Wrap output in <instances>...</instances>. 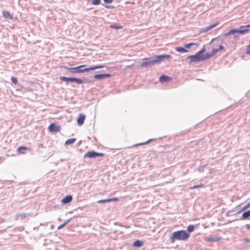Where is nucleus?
<instances>
[{
    "label": "nucleus",
    "mask_w": 250,
    "mask_h": 250,
    "mask_svg": "<svg viewBox=\"0 0 250 250\" xmlns=\"http://www.w3.org/2000/svg\"><path fill=\"white\" fill-rule=\"evenodd\" d=\"M111 76L109 74H102L95 75L94 78L97 79H104L105 78H109Z\"/></svg>",
    "instance_id": "ddd939ff"
},
{
    "label": "nucleus",
    "mask_w": 250,
    "mask_h": 250,
    "mask_svg": "<svg viewBox=\"0 0 250 250\" xmlns=\"http://www.w3.org/2000/svg\"><path fill=\"white\" fill-rule=\"evenodd\" d=\"M48 130L50 132H57L60 131V126L56 125L55 124H51L48 126Z\"/></svg>",
    "instance_id": "0eeeda50"
},
{
    "label": "nucleus",
    "mask_w": 250,
    "mask_h": 250,
    "mask_svg": "<svg viewBox=\"0 0 250 250\" xmlns=\"http://www.w3.org/2000/svg\"><path fill=\"white\" fill-rule=\"evenodd\" d=\"M60 80L62 81L65 82H75L78 84H82L83 83L82 79L77 78L66 77L64 76H61L60 78Z\"/></svg>",
    "instance_id": "20e7f679"
},
{
    "label": "nucleus",
    "mask_w": 250,
    "mask_h": 250,
    "mask_svg": "<svg viewBox=\"0 0 250 250\" xmlns=\"http://www.w3.org/2000/svg\"><path fill=\"white\" fill-rule=\"evenodd\" d=\"M69 222V221H66L65 222H64V223L61 224V225H60L58 227V229H60L62 228H63L66 224L67 223Z\"/></svg>",
    "instance_id": "c85d7f7f"
},
{
    "label": "nucleus",
    "mask_w": 250,
    "mask_h": 250,
    "mask_svg": "<svg viewBox=\"0 0 250 250\" xmlns=\"http://www.w3.org/2000/svg\"><path fill=\"white\" fill-rule=\"evenodd\" d=\"M194 45H198L197 43H194V42H190L187 44H186L185 45V47L187 48H190L191 46Z\"/></svg>",
    "instance_id": "b1692460"
},
{
    "label": "nucleus",
    "mask_w": 250,
    "mask_h": 250,
    "mask_svg": "<svg viewBox=\"0 0 250 250\" xmlns=\"http://www.w3.org/2000/svg\"><path fill=\"white\" fill-rule=\"evenodd\" d=\"M171 80V78L166 75H162L159 78V81L161 83H164Z\"/></svg>",
    "instance_id": "f8f14e48"
},
{
    "label": "nucleus",
    "mask_w": 250,
    "mask_h": 250,
    "mask_svg": "<svg viewBox=\"0 0 250 250\" xmlns=\"http://www.w3.org/2000/svg\"><path fill=\"white\" fill-rule=\"evenodd\" d=\"M222 239L221 237H206L205 238V240L207 242H216L220 241Z\"/></svg>",
    "instance_id": "9b49d317"
},
{
    "label": "nucleus",
    "mask_w": 250,
    "mask_h": 250,
    "mask_svg": "<svg viewBox=\"0 0 250 250\" xmlns=\"http://www.w3.org/2000/svg\"><path fill=\"white\" fill-rule=\"evenodd\" d=\"M85 66V65H82L75 67H69L65 66H63V67L71 72L72 73H81L84 72H88L91 70H94L99 68H102L104 67V65H97L95 66H92L88 68H84L83 69H81L82 67Z\"/></svg>",
    "instance_id": "f257e3e1"
},
{
    "label": "nucleus",
    "mask_w": 250,
    "mask_h": 250,
    "mask_svg": "<svg viewBox=\"0 0 250 250\" xmlns=\"http://www.w3.org/2000/svg\"><path fill=\"white\" fill-rule=\"evenodd\" d=\"M215 53H214L213 50H212V52L211 53H207L205 55H203L204 58H205V60L206 59H208L211 57H212Z\"/></svg>",
    "instance_id": "6ab92c4d"
},
{
    "label": "nucleus",
    "mask_w": 250,
    "mask_h": 250,
    "mask_svg": "<svg viewBox=\"0 0 250 250\" xmlns=\"http://www.w3.org/2000/svg\"><path fill=\"white\" fill-rule=\"evenodd\" d=\"M149 64L148 60L147 61H146V62H143L141 64V66L142 67H146V66H149Z\"/></svg>",
    "instance_id": "bb28decb"
},
{
    "label": "nucleus",
    "mask_w": 250,
    "mask_h": 250,
    "mask_svg": "<svg viewBox=\"0 0 250 250\" xmlns=\"http://www.w3.org/2000/svg\"><path fill=\"white\" fill-rule=\"evenodd\" d=\"M85 116L83 114H81L79 115L78 118L77 119V124L79 125H82L85 120Z\"/></svg>",
    "instance_id": "1a4fd4ad"
},
{
    "label": "nucleus",
    "mask_w": 250,
    "mask_h": 250,
    "mask_svg": "<svg viewBox=\"0 0 250 250\" xmlns=\"http://www.w3.org/2000/svg\"><path fill=\"white\" fill-rule=\"evenodd\" d=\"M144 244V242L141 240H136L133 243V246L136 247H140Z\"/></svg>",
    "instance_id": "dca6fc26"
},
{
    "label": "nucleus",
    "mask_w": 250,
    "mask_h": 250,
    "mask_svg": "<svg viewBox=\"0 0 250 250\" xmlns=\"http://www.w3.org/2000/svg\"><path fill=\"white\" fill-rule=\"evenodd\" d=\"M110 27L112 28H114L116 29H122L123 26L122 25H117L116 24H112L110 25Z\"/></svg>",
    "instance_id": "393cba45"
},
{
    "label": "nucleus",
    "mask_w": 250,
    "mask_h": 250,
    "mask_svg": "<svg viewBox=\"0 0 250 250\" xmlns=\"http://www.w3.org/2000/svg\"><path fill=\"white\" fill-rule=\"evenodd\" d=\"M105 3H111L113 0H104Z\"/></svg>",
    "instance_id": "58836bf2"
},
{
    "label": "nucleus",
    "mask_w": 250,
    "mask_h": 250,
    "mask_svg": "<svg viewBox=\"0 0 250 250\" xmlns=\"http://www.w3.org/2000/svg\"><path fill=\"white\" fill-rule=\"evenodd\" d=\"M101 0H92V4L93 5H98L100 3Z\"/></svg>",
    "instance_id": "c756f323"
},
{
    "label": "nucleus",
    "mask_w": 250,
    "mask_h": 250,
    "mask_svg": "<svg viewBox=\"0 0 250 250\" xmlns=\"http://www.w3.org/2000/svg\"><path fill=\"white\" fill-rule=\"evenodd\" d=\"M171 58L170 55H162L154 56L152 58H145L144 60H148L149 65H154L156 63L162 62L164 59H167Z\"/></svg>",
    "instance_id": "7ed1b4c3"
},
{
    "label": "nucleus",
    "mask_w": 250,
    "mask_h": 250,
    "mask_svg": "<svg viewBox=\"0 0 250 250\" xmlns=\"http://www.w3.org/2000/svg\"><path fill=\"white\" fill-rule=\"evenodd\" d=\"M150 142V140H148L147 142H144V143H140L138 145H140V146L144 145H146V144H147L149 143Z\"/></svg>",
    "instance_id": "e433bc0d"
},
{
    "label": "nucleus",
    "mask_w": 250,
    "mask_h": 250,
    "mask_svg": "<svg viewBox=\"0 0 250 250\" xmlns=\"http://www.w3.org/2000/svg\"><path fill=\"white\" fill-rule=\"evenodd\" d=\"M246 53L248 54H250V44L247 46Z\"/></svg>",
    "instance_id": "f704fd0d"
},
{
    "label": "nucleus",
    "mask_w": 250,
    "mask_h": 250,
    "mask_svg": "<svg viewBox=\"0 0 250 250\" xmlns=\"http://www.w3.org/2000/svg\"><path fill=\"white\" fill-rule=\"evenodd\" d=\"M218 24H219V22H217L216 23L211 24L209 26L205 28V29H204L203 30H202L201 31V32H208V31H209L211 29H212V28L216 27V26H217Z\"/></svg>",
    "instance_id": "4468645a"
},
{
    "label": "nucleus",
    "mask_w": 250,
    "mask_h": 250,
    "mask_svg": "<svg viewBox=\"0 0 250 250\" xmlns=\"http://www.w3.org/2000/svg\"><path fill=\"white\" fill-rule=\"evenodd\" d=\"M11 81L15 84H17L18 83V79L17 77H12Z\"/></svg>",
    "instance_id": "cd10ccee"
},
{
    "label": "nucleus",
    "mask_w": 250,
    "mask_h": 250,
    "mask_svg": "<svg viewBox=\"0 0 250 250\" xmlns=\"http://www.w3.org/2000/svg\"><path fill=\"white\" fill-rule=\"evenodd\" d=\"M224 49V46L223 45H219V47L218 48L214 49L213 50L214 51V53H216L217 52L223 50Z\"/></svg>",
    "instance_id": "5701e85b"
},
{
    "label": "nucleus",
    "mask_w": 250,
    "mask_h": 250,
    "mask_svg": "<svg viewBox=\"0 0 250 250\" xmlns=\"http://www.w3.org/2000/svg\"><path fill=\"white\" fill-rule=\"evenodd\" d=\"M188 58L191 62H197L205 60L203 55L200 54V53H197L194 55L189 56Z\"/></svg>",
    "instance_id": "39448f33"
},
{
    "label": "nucleus",
    "mask_w": 250,
    "mask_h": 250,
    "mask_svg": "<svg viewBox=\"0 0 250 250\" xmlns=\"http://www.w3.org/2000/svg\"><path fill=\"white\" fill-rule=\"evenodd\" d=\"M105 8H107V9H109V8H114V6L113 5H105L104 6Z\"/></svg>",
    "instance_id": "c9c22d12"
},
{
    "label": "nucleus",
    "mask_w": 250,
    "mask_h": 250,
    "mask_svg": "<svg viewBox=\"0 0 250 250\" xmlns=\"http://www.w3.org/2000/svg\"><path fill=\"white\" fill-rule=\"evenodd\" d=\"M205 51V48L203 47L200 51L198 53H200V54L202 55V53H204Z\"/></svg>",
    "instance_id": "4c0bfd02"
},
{
    "label": "nucleus",
    "mask_w": 250,
    "mask_h": 250,
    "mask_svg": "<svg viewBox=\"0 0 250 250\" xmlns=\"http://www.w3.org/2000/svg\"><path fill=\"white\" fill-rule=\"evenodd\" d=\"M203 187V185H202V184H200V185H196V186H194L193 187H190L189 188V189H195V188H201V187Z\"/></svg>",
    "instance_id": "7c9ffc66"
},
{
    "label": "nucleus",
    "mask_w": 250,
    "mask_h": 250,
    "mask_svg": "<svg viewBox=\"0 0 250 250\" xmlns=\"http://www.w3.org/2000/svg\"><path fill=\"white\" fill-rule=\"evenodd\" d=\"M175 50L181 53H185L188 51L187 50H186L185 48L182 47H177L175 48Z\"/></svg>",
    "instance_id": "aec40b11"
},
{
    "label": "nucleus",
    "mask_w": 250,
    "mask_h": 250,
    "mask_svg": "<svg viewBox=\"0 0 250 250\" xmlns=\"http://www.w3.org/2000/svg\"><path fill=\"white\" fill-rule=\"evenodd\" d=\"M194 229V226L193 225H189L188 227V228H187V230L189 232H192Z\"/></svg>",
    "instance_id": "a878e982"
},
{
    "label": "nucleus",
    "mask_w": 250,
    "mask_h": 250,
    "mask_svg": "<svg viewBox=\"0 0 250 250\" xmlns=\"http://www.w3.org/2000/svg\"><path fill=\"white\" fill-rule=\"evenodd\" d=\"M249 217H250V210L247 211L242 214V218L244 219H247Z\"/></svg>",
    "instance_id": "412c9836"
},
{
    "label": "nucleus",
    "mask_w": 250,
    "mask_h": 250,
    "mask_svg": "<svg viewBox=\"0 0 250 250\" xmlns=\"http://www.w3.org/2000/svg\"><path fill=\"white\" fill-rule=\"evenodd\" d=\"M250 208V202L247 205H246V206H245L243 208H242V210H244L248 208Z\"/></svg>",
    "instance_id": "72a5a7b5"
},
{
    "label": "nucleus",
    "mask_w": 250,
    "mask_h": 250,
    "mask_svg": "<svg viewBox=\"0 0 250 250\" xmlns=\"http://www.w3.org/2000/svg\"><path fill=\"white\" fill-rule=\"evenodd\" d=\"M104 154L102 153H98L94 151H88L84 155L85 158H95L96 157L103 156Z\"/></svg>",
    "instance_id": "423d86ee"
},
{
    "label": "nucleus",
    "mask_w": 250,
    "mask_h": 250,
    "mask_svg": "<svg viewBox=\"0 0 250 250\" xmlns=\"http://www.w3.org/2000/svg\"><path fill=\"white\" fill-rule=\"evenodd\" d=\"M72 196L70 195H67L66 197L62 199L61 202L64 204H66L71 202L72 200Z\"/></svg>",
    "instance_id": "9d476101"
},
{
    "label": "nucleus",
    "mask_w": 250,
    "mask_h": 250,
    "mask_svg": "<svg viewBox=\"0 0 250 250\" xmlns=\"http://www.w3.org/2000/svg\"><path fill=\"white\" fill-rule=\"evenodd\" d=\"M248 27H250V24H248L246 26H241L240 27V29L239 30V34H244L246 33H248L249 31V29Z\"/></svg>",
    "instance_id": "6e6552de"
},
{
    "label": "nucleus",
    "mask_w": 250,
    "mask_h": 250,
    "mask_svg": "<svg viewBox=\"0 0 250 250\" xmlns=\"http://www.w3.org/2000/svg\"><path fill=\"white\" fill-rule=\"evenodd\" d=\"M235 33H237V34H239V30L238 29H230L228 33H226L225 34V36H229L230 35L234 34Z\"/></svg>",
    "instance_id": "2eb2a0df"
},
{
    "label": "nucleus",
    "mask_w": 250,
    "mask_h": 250,
    "mask_svg": "<svg viewBox=\"0 0 250 250\" xmlns=\"http://www.w3.org/2000/svg\"><path fill=\"white\" fill-rule=\"evenodd\" d=\"M190 237V234L184 230L174 231L171 236V240L174 242L175 240H186Z\"/></svg>",
    "instance_id": "f03ea898"
},
{
    "label": "nucleus",
    "mask_w": 250,
    "mask_h": 250,
    "mask_svg": "<svg viewBox=\"0 0 250 250\" xmlns=\"http://www.w3.org/2000/svg\"><path fill=\"white\" fill-rule=\"evenodd\" d=\"M3 16L5 18H9L10 19H13V17L12 16V15H11L10 13L7 11H3Z\"/></svg>",
    "instance_id": "f3484780"
},
{
    "label": "nucleus",
    "mask_w": 250,
    "mask_h": 250,
    "mask_svg": "<svg viewBox=\"0 0 250 250\" xmlns=\"http://www.w3.org/2000/svg\"><path fill=\"white\" fill-rule=\"evenodd\" d=\"M75 141H76L75 138H71V139H69L67 140L65 142V145L72 144L74 143Z\"/></svg>",
    "instance_id": "4be33fe9"
},
{
    "label": "nucleus",
    "mask_w": 250,
    "mask_h": 250,
    "mask_svg": "<svg viewBox=\"0 0 250 250\" xmlns=\"http://www.w3.org/2000/svg\"><path fill=\"white\" fill-rule=\"evenodd\" d=\"M108 200H109V202H115V201H117L118 200V198L117 197H113L112 198H109Z\"/></svg>",
    "instance_id": "473e14b6"
},
{
    "label": "nucleus",
    "mask_w": 250,
    "mask_h": 250,
    "mask_svg": "<svg viewBox=\"0 0 250 250\" xmlns=\"http://www.w3.org/2000/svg\"><path fill=\"white\" fill-rule=\"evenodd\" d=\"M107 202H109L108 199L100 200L98 201V203H107Z\"/></svg>",
    "instance_id": "2f4dec72"
},
{
    "label": "nucleus",
    "mask_w": 250,
    "mask_h": 250,
    "mask_svg": "<svg viewBox=\"0 0 250 250\" xmlns=\"http://www.w3.org/2000/svg\"><path fill=\"white\" fill-rule=\"evenodd\" d=\"M28 149V148L25 146H20L17 149V151L19 153L24 154L25 153L24 151Z\"/></svg>",
    "instance_id": "a211bd4d"
}]
</instances>
